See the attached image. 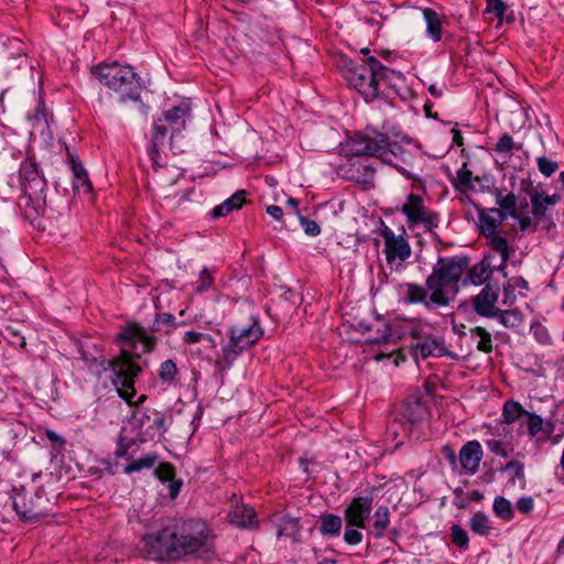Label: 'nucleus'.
I'll return each mask as SVG.
<instances>
[{
    "label": "nucleus",
    "mask_w": 564,
    "mask_h": 564,
    "mask_svg": "<svg viewBox=\"0 0 564 564\" xmlns=\"http://www.w3.org/2000/svg\"><path fill=\"white\" fill-rule=\"evenodd\" d=\"M482 456L484 452L480 443L474 440L465 443L462 446L458 460L466 474L475 475L479 469V464L482 459Z\"/></svg>",
    "instance_id": "20"
},
{
    "label": "nucleus",
    "mask_w": 564,
    "mask_h": 564,
    "mask_svg": "<svg viewBox=\"0 0 564 564\" xmlns=\"http://www.w3.org/2000/svg\"><path fill=\"white\" fill-rule=\"evenodd\" d=\"M191 107L188 102H181L163 113V118H159L153 123L151 147L149 149V156L154 166L159 165L158 158L160 155V147L164 143L167 132H171V138L177 132H181L186 124L189 117Z\"/></svg>",
    "instance_id": "8"
},
{
    "label": "nucleus",
    "mask_w": 564,
    "mask_h": 564,
    "mask_svg": "<svg viewBox=\"0 0 564 564\" xmlns=\"http://www.w3.org/2000/svg\"><path fill=\"white\" fill-rule=\"evenodd\" d=\"M228 343L223 347L221 357L216 366L226 370L231 368L238 356L253 346L262 336L263 330L257 318L251 317L246 325H232L227 330Z\"/></svg>",
    "instance_id": "5"
},
{
    "label": "nucleus",
    "mask_w": 564,
    "mask_h": 564,
    "mask_svg": "<svg viewBox=\"0 0 564 564\" xmlns=\"http://www.w3.org/2000/svg\"><path fill=\"white\" fill-rule=\"evenodd\" d=\"M356 527H348L344 533V540L349 545H357L362 541V533Z\"/></svg>",
    "instance_id": "57"
},
{
    "label": "nucleus",
    "mask_w": 564,
    "mask_h": 564,
    "mask_svg": "<svg viewBox=\"0 0 564 564\" xmlns=\"http://www.w3.org/2000/svg\"><path fill=\"white\" fill-rule=\"evenodd\" d=\"M452 542L460 550H467L469 546V538L467 531L459 524H453L451 528Z\"/></svg>",
    "instance_id": "47"
},
{
    "label": "nucleus",
    "mask_w": 564,
    "mask_h": 564,
    "mask_svg": "<svg viewBox=\"0 0 564 564\" xmlns=\"http://www.w3.org/2000/svg\"><path fill=\"white\" fill-rule=\"evenodd\" d=\"M183 343L186 345H194L198 343H205L208 348H216V340L209 334L188 330L184 333Z\"/></svg>",
    "instance_id": "43"
},
{
    "label": "nucleus",
    "mask_w": 564,
    "mask_h": 564,
    "mask_svg": "<svg viewBox=\"0 0 564 564\" xmlns=\"http://www.w3.org/2000/svg\"><path fill=\"white\" fill-rule=\"evenodd\" d=\"M176 561L188 555L210 557L215 555L216 535L212 527L200 519L173 521Z\"/></svg>",
    "instance_id": "3"
},
{
    "label": "nucleus",
    "mask_w": 564,
    "mask_h": 564,
    "mask_svg": "<svg viewBox=\"0 0 564 564\" xmlns=\"http://www.w3.org/2000/svg\"><path fill=\"white\" fill-rule=\"evenodd\" d=\"M28 119L30 120V122L32 123V128L34 129H41L43 131L44 128L48 127V113L42 100H39L34 113L29 115Z\"/></svg>",
    "instance_id": "42"
},
{
    "label": "nucleus",
    "mask_w": 564,
    "mask_h": 564,
    "mask_svg": "<svg viewBox=\"0 0 564 564\" xmlns=\"http://www.w3.org/2000/svg\"><path fill=\"white\" fill-rule=\"evenodd\" d=\"M505 471H508L510 475V482L516 485L517 480L520 481L521 488L525 487V475H524V466L518 460H510L503 467Z\"/></svg>",
    "instance_id": "44"
},
{
    "label": "nucleus",
    "mask_w": 564,
    "mask_h": 564,
    "mask_svg": "<svg viewBox=\"0 0 564 564\" xmlns=\"http://www.w3.org/2000/svg\"><path fill=\"white\" fill-rule=\"evenodd\" d=\"M133 421L139 429L138 435L142 443L166 432L165 417L156 410L144 409L137 411L133 414Z\"/></svg>",
    "instance_id": "12"
},
{
    "label": "nucleus",
    "mask_w": 564,
    "mask_h": 564,
    "mask_svg": "<svg viewBox=\"0 0 564 564\" xmlns=\"http://www.w3.org/2000/svg\"><path fill=\"white\" fill-rule=\"evenodd\" d=\"M376 487H370L365 495L355 497L345 509L344 518L348 527L365 528L372 510Z\"/></svg>",
    "instance_id": "13"
},
{
    "label": "nucleus",
    "mask_w": 564,
    "mask_h": 564,
    "mask_svg": "<svg viewBox=\"0 0 564 564\" xmlns=\"http://www.w3.org/2000/svg\"><path fill=\"white\" fill-rule=\"evenodd\" d=\"M506 219V214L498 208L480 210L479 229L484 236H492Z\"/></svg>",
    "instance_id": "23"
},
{
    "label": "nucleus",
    "mask_w": 564,
    "mask_h": 564,
    "mask_svg": "<svg viewBox=\"0 0 564 564\" xmlns=\"http://www.w3.org/2000/svg\"><path fill=\"white\" fill-rule=\"evenodd\" d=\"M380 235L384 240V254L388 263L391 264L395 260L403 262L410 258L411 246L402 235L395 236L387 226L381 229Z\"/></svg>",
    "instance_id": "14"
},
{
    "label": "nucleus",
    "mask_w": 564,
    "mask_h": 564,
    "mask_svg": "<svg viewBox=\"0 0 564 564\" xmlns=\"http://www.w3.org/2000/svg\"><path fill=\"white\" fill-rule=\"evenodd\" d=\"M486 446L488 449L497 455L501 456L503 458H507L509 456V449L506 444H503L501 441L498 440H486Z\"/></svg>",
    "instance_id": "55"
},
{
    "label": "nucleus",
    "mask_w": 564,
    "mask_h": 564,
    "mask_svg": "<svg viewBox=\"0 0 564 564\" xmlns=\"http://www.w3.org/2000/svg\"><path fill=\"white\" fill-rule=\"evenodd\" d=\"M500 324L507 328H518L523 324V314L519 308L501 310L499 308L497 315Z\"/></svg>",
    "instance_id": "35"
},
{
    "label": "nucleus",
    "mask_w": 564,
    "mask_h": 564,
    "mask_svg": "<svg viewBox=\"0 0 564 564\" xmlns=\"http://www.w3.org/2000/svg\"><path fill=\"white\" fill-rule=\"evenodd\" d=\"M169 496L171 499H175L181 490V487L183 485L182 479H173L169 481Z\"/></svg>",
    "instance_id": "62"
},
{
    "label": "nucleus",
    "mask_w": 564,
    "mask_h": 564,
    "mask_svg": "<svg viewBox=\"0 0 564 564\" xmlns=\"http://www.w3.org/2000/svg\"><path fill=\"white\" fill-rule=\"evenodd\" d=\"M343 521L339 516L327 513L321 517L319 532L324 536H338Z\"/></svg>",
    "instance_id": "33"
},
{
    "label": "nucleus",
    "mask_w": 564,
    "mask_h": 564,
    "mask_svg": "<svg viewBox=\"0 0 564 564\" xmlns=\"http://www.w3.org/2000/svg\"><path fill=\"white\" fill-rule=\"evenodd\" d=\"M508 285L511 288V289H516V288H519V289H524V290H528L529 289V284L527 282V280L522 276H513L511 278L509 281H508Z\"/></svg>",
    "instance_id": "64"
},
{
    "label": "nucleus",
    "mask_w": 564,
    "mask_h": 564,
    "mask_svg": "<svg viewBox=\"0 0 564 564\" xmlns=\"http://www.w3.org/2000/svg\"><path fill=\"white\" fill-rule=\"evenodd\" d=\"M495 268H491L490 264L484 259L473 265L470 269L468 268L466 271V276L463 279V284H474L481 285L487 282L492 275Z\"/></svg>",
    "instance_id": "27"
},
{
    "label": "nucleus",
    "mask_w": 564,
    "mask_h": 564,
    "mask_svg": "<svg viewBox=\"0 0 564 564\" xmlns=\"http://www.w3.org/2000/svg\"><path fill=\"white\" fill-rule=\"evenodd\" d=\"M530 199L532 204V214L534 217L541 219L545 216L549 206H553L560 202L561 195H546L543 192L535 191L530 193Z\"/></svg>",
    "instance_id": "28"
},
{
    "label": "nucleus",
    "mask_w": 564,
    "mask_h": 564,
    "mask_svg": "<svg viewBox=\"0 0 564 564\" xmlns=\"http://www.w3.org/2000/svg\"><path fill=\"white\" fill-rule=\"evenodd\" d=\"M514 147L513 138L508 133H503L496 143L495 151L500 155L510 156Z\"/></svg>",
    "instance_id": "48"
},
{
    "label": "nucleus",
    "mask_w": 564,
    "mask_h": 564,
    "mask_svg": "<svg viewBox=\"0 0 564 564\" xmlns=\"http://www.w3.org/2000/svg\"><path fill=\"white\" fill-rule=\"evenodd\" d=\"M158 459H159V456L156 453H149V454L142 456L141 458L128 464L123 470L126 474H132L135 471H140L144 468L149 469L155 465Z\"/></svg>",
    "instance_id": "41"
},
{
    "label": "nucleus",
    "mask_w": 564,
    "mask_h": 564,
    "mask_svg": "<svg viewBox=\"0 0 564 564\" xmlns=\"http://www.w3.org/2000/svg\"><path fill=\"white\" fill-rule=\"evenodd\" d=\"M18 205L22 209L24 218L35 225V221H37L45 212V193H23V195L19 197Z\"/></svg>",
    "instance_id": "18"
},
{
    "label": "nucleus",
    "mask_w": 564,
    "mask_h": 564,
    "mask_svg": "<svg viewBox=\"0 0 564 564\" xmlns=\"http://www.w3.org/2000/svg\"><path fill=\"white\" fill-rule=\"evenodd\" d=\"M343 150L347 156L357 159H351L340 166L341 176L365 185L372 183L376 169L368 158L361 156H376L384 163L394 165L392 158L405 153L404 148L399 142L391 141L387 134L377 131L356 133L346 141Z\"/></svg>",
    "instance_id": "2"
},
{
    "label": "nucleus",
    "mask_w": 564,
    "mask_h": 564,
    "mask_svg": "<svg viewBox=\"0 0 564 564\" xmlns=\"http://www.w3.org/2000/svg\"><path fill=\"white\" fill-rule=\"evenodd\" d=\"M397 295L399 303L403 305L421 304L431 311L437 307H446L451 303V297L444 295L440 290L427 289L414 282H402L397 285Z\"/></svg>",
    "instance_id": "9"
},
{
    "label": "nucleus",
    "mask_w": 564,
    "mask_h": 564,
    "mask_svg": "<svg viewBox=\"0 0 564 564\" xmlns=\"http://www.w3.org/2000/svg\"><path fill=\"white\" fill-rule=\"evenodd\" d=\"M536 165L542 175L550 177L558 170V163L547 159L546 156H539L536 159Z\"/></svg>",
    "instance_id": "50"
},
{
    "label": "nucleus",
    "mask_w": 564,
    "mask_h": 564,
    "mask_svg": "<svg viewBox=\"0 0 564 564\" xmlns=\"http://www.w3.org/2000/svg\"><path fill=\"white\" fill-rule=\"evenodd\" d=\"M214 283L213 272L208 269H203L198 280L196 281L195 290L198 293H204L210 289Z\"/></svg>",
    "instance_id": "51"
},
{
    "label": "nucleus",
    "mask_w": 564,
    "mask_h": 564,
    "mask_svg": "<svg viewBox=\"0 0 564 564\" xmlns=\"http://www.w3.org/2000/svg\"><path fill=\"white\" fill-rule=\"evenodd\" d=\"M424 21L426 23V31L430 37L434 42H438L442 39V17L433 9L425 8L422 11Z\"/></svg>",
    "instance_id": "30"
},
{
    "label": "nucleus",
    "mask_w": 564,
    "mask_h": 564,
    "mask_svg": "<svg viewBox=\"0 0 564 564\" xmlns=\"http://www.w3.org/2000/svg\"><path fill=\"white\" fill-rule=\"evenodd\" d=\"M19 174L23 193H45L46 181L32 160L28 159L21 163Z\"/></svg>",
    "instance_id": "17"
},
{
    "label": "nucleus",
    "mask_w": 564,
    "mask_h": 564,
    "mask_svg": "<svg viewBox=\"0 0 564 564\" xmlns=\"http://www.w3.org/2000/svg\"><path fill=\"white\" fill-rule=\"evenodd\" d=\"M471 339H477L476 348L478 351L490 354L494 350L491 334L481 326H475L469 329Z\"/></svg>",
    "instance_id": "31"
},
{
    "label": "nucleus",
    "mask_w": 564,
    "mask_h": 564,
    "mask_svg": "<svg viewBox=\"0 0 564 564\" xmlns=\"http://www.w3.org/2000/svg\"><path fill=\"white\" fill-rule=\"evenodd\" d=\"M402 415L411 423L420 422L426 415V409L420 401L406 402Z\"/></svg>",
    "instance_id": "39"
},
{
    "label": "nucleus",
    "mask_w": 564,
    "mask_h": 564,
    "mask_svg": "<svg viewBox=\"0 0 564 564\" xmlns=\"http://www.w3.org/2000/svg\"><path fill=\"white\" fill-rule=\"evenodd\" d=\"M178 370L176 364L169 359L161 364L159 370V378L162 382L173 383Z\"/></svg>",
    "instance_id": "46"
},
{
    "label": "nucleus",
    "mask_w": 564,
    "mask_h": 564,
    "mask_svg": "<svg viewBox=\"0 0 564 564\" xmlns=\"http://www.w3.org/2000/svg\"><path fill=\"white\" fill-rule=\"evenodd\" d=\"M25 61L23 43L19 39L0 35V62L6 64V68L8 70L13 66L19 68Z\"/></svg>",
    "instance_id": "16"
},
{
    "label": "nucleus",
    "mask_w": 564,
    "mask_h": 564,
    "mask_svg": "<svg viewBox=\"0 0 564 564\" xmlns=\"http://www.w3.org/2000/svg\"><path fill=\"white\" fill-rule=\"evenodd\" d=\"M527 410L523 406L513 400H508L503 404L502 416L503 422L507 424H512L519 421L522 416L527 414Z\"/></svg>",
    "instance_id": "37"
},
{
    "label": "nucleus",
    "mask_w": 564,
    "mask_h": 564,
    "mask_svg": "<svg viewBox=\"0 0 564 564\" xmlns=\"http://www.w3.org/2000/svg\"><path fill=\"white\" fill-rule=\"evenodd\" d=\"M68 161L74 175L73 180V189L75 192H83L84 194H88L91 192L93 186L88 178L87 171L82 165V163L77 160L75 155L68 152Z\"/></svg>",
    "instance_id": "25"
},
{
    "label": "nucleus",
    "mask_w": 564,
    "mask_h": 564,
    "mask_svg": "<svg viewBox=\"0 0 564 564\" xmlns=\"http://www.w3.org/2000/svg\"><path fill=\"white\" fill-rule=\"evenodd\" d=\"M299 220L306 235L316 237L321 234V227L315 220L308 219L301 215H299Z\"/></svg>",
    "instance_id": "56"
},
{
    "label": "nucleus",
    "mask_w": 564,
    "mask_h": 564,
    "mask_svg": "<svg viewBox=\"0 0 564 564\" xmlns=\"http://www.w3.org/2000/svg\"><path fill=\"white\" fill-rule=\"evenodd\" d=\"M184 322H176V318L171 313H158L154 317V321L150 327L151 333H158L161 330L163 325L171 326L173 328L183 326Z\"/></svg>",
    "instance_id": "45"
},
{
    "label": "nucleus",
    "mask_w": 564,
    "mask_h": 564,
    "mask_svg": "<svg viewBox=\"0 0 564 564\" xmlns=\"http://www.w3.org/2000/svg\"><path fill=\"white\" fill-rule=\"evenodd\" d=\"M94 74L102 85L119 94L120 102H141L140 77L130 65L117 62L101 64L96 67Z\"/></svg>",
    "instance_id": "4"
},
{
    "label": "nucleus",
    "mask_w": 564,
    "mask_h": 564,
    "mask_svg": "<svg viewBox=\"0 0 564 564\" xmlns=\"http://www.w3.org/2000/svg\"><path fill=\"white\" fill-rule=\"evenodd\" d=\"M13 507L20 518L26 522L34 523L47 516V512L40 506L33 502L28 506L25 502V497L22 498V501L15 500L13 502Z\"/></svg>",
    "instance_id": "29"
},
{
    "label": "nucleus",
    "mask_w": 564,
    "mask_h": 564,
    "mask_svg": "<svg viewBox=\"0 0 564 564\" xmlns=\"http://www.w3.org/2000/svg\"><path fill=\"white\" fill-rule=\"evenodd\" d=\"M402 213L410 225L422 224L427 231L438 226V214L424 206L423 198L417 194H410L402 206Z\"/></svg>",
    "instance_id": "11"
},
{
    "label": "nucleus",
    "mask_w": 564,
    "mask_h": 564,
    "mask_svg": "<svg viewBox=\"0 0 564 564\" xmlns=\"http://www.w3.org/2000/svg\"><path fill=\"white\" fill-rule=\"evenodd\" d=\"M246 195L247 192L245 189L234 193L229 198L212 209V218L225 217L231 212L240 209L247 203Z\"/></svg>",
    "instance_id": "26"
},
{
    "label": "nucleus",
    "mask_w": 564,
    "mask_h": 564,
    "mask_svg": "<svg viewBox=\"0 0 564 564\" xmlns=\"http://www.w3.org/2000/svg\"><path fill=\"white\" fill-rule=\"evenodd\" d=\"M338 66L349 86L366 102H371L380 96L390 97L391 94L405 100L410 95L405 77L400 72L382 65L375 56L367 57L360 64L341 57Z\"/></svg>",
    "instance_id": "1"
},
{
    "label": "nucleus",
    "mask_w": 564,
    "mask_h": 564,
    "mask_svg": "<svg viewBox=\"0 0 564 564\" xmlns=\"http://www.w3.org/2000/svg\"><path fill=\"white\" fill-rule=\"evenodd\" d=\"M498 209L502 210L506 216H517V197L512 192L506 193L503 189H496L495 193Z\"/></svg>",
    "instance_id": "32"
},
{
    "label": "nucleus",
    "mask_w": 564,
    "mask_h": 564,
    "mask_svg": "<svg viewBox=\"0 0 564 564\" xmlns=\"http://www.w3.org/2000/svg\"><path fill=\"white\" fill-rule=\"evenodd\" d=\"M470 530L479 535H488L492 529L487 514L481 511L474 513L469 520Z\"/></svg>",
    "instance_id": "38"
},
{
    "label": "nucleus",
    "mask_w": 564,
    "mask_h": 564,
    "mask_svg": "<svg viewBox=\"0 0 564 564\" xmlns=\"http://www.w3.org/2000/svg\"><path fill=\"white\" fill-rule=\"evenodd\" d=\"M442 454H443L444 458L449 463V465L452 466L453 469L457 467V456L452 446H449V445L443 446Z\"/></svg>",
    "instance_id": "60"
},
{
    "label": "nucleus",
    "mask_w": 564,
    "mask_h": 564,
    "mask_svg": "<svg viewBox=\"0 0 564 564\" xmlns=\"http://www.w3.org/2000/svg\"><path fill=\"white\" fill-rule=\"evenodd\" d=\"M273 521L276 527L278 538H289L292 539L294 542L301 541L302 527L300 524L299 518L282 513L274 514Z\"/></svg>",
    "instance_id": "22"
},
{
    "label": "nucleus",
    "mask_w": 564,
    "mask_h": 564,
    "mask_svg": "<svg viewBox=\"0 0 564 564\" xmlns=\"http://www.w3.org/2000/svg\"><path fill=\"white\" fill-rule=\"evenodd\" d=\"M444 341L441 337L435 335H427L421 343L415 346V356L426 359L431 356L441 357L445 355Z\"/></svg>",
    "instance_id": "24"
},
{
    "label": "nucleus",
    "mask_w": 564,
    "mask_h": 564,
    "mask_svg": "<svg viewBox=\"0 0 564 564\" xmlns=\"http://www.w3.org/2000/svg\"><path fill=\"white\" fill-rule=\"evenodd\" d=\"M117 340L130 346L140 343L143 346L142 352L144 354L151 352L156 345V337L138 323L128 324L118 333Z\"/></svg>",
    "instance_id": "15"
},
{
    "label": "nucleus",
    "mask_w": 564,
    "mask_h": 564,
    "mask_svg": "<svg viewBox=\"0 0 564 564\" xmlns=\"http://www.w3.org/2000/svg\"><path fill=\"white\" fill-rule=\"evenodd\" d=\"M485 237L489 240V246L491 249L500 254L501 262L497 269L503 270L509 260V246L507 239L498 235V232L494 234L492 236Z\"/></svg>",
    "instance_id": "34"
},
{
    "label": "nucleus",
    "mask_w": 564,
    "mask_h": 564,
    "mask_svg": "<svg viewBox=\"0 0 564 564\" xmlns=\"http://www.w3.org/2000/svg\"><path fill=\"white\" fill-rule=\"evenodd\" d=\"M130 445H131V442L121 436L118 442L116 456L117 457H126L128 455Z\"/></svg>",
    "instance_id": "61"
},
{
    "label": "nucleus",
    "mask_w": 564,
    "mask_h": 564,
    "mask_svg": "<svg viewBox=\"0 0 564 564\" xmlns=\"http://www.w3.org/2000/svg\"><path fill=\"white\" fill-rule=\"evenodd\" d=\"M228 518L231 524L241 529L253 530L259 528L254 509L243 503L234 506Z\"/></svg>",
    "instance_id": "21"
},
{
    "label": "nucleus",
    "mask_w": 564,
    "mask_h": 564,
    "mask_svg": "<svg viewBox=\"0 0 564 564\" xmlns=\"http://www.w3.org/2000/svg\"><path fill=\"white\" fill-rule=\"evenodd\" d=\"M469 262L466 256L440 257L425 279L427 289L440 290L444 295H448L446 289L449 288L456 294L458 282L468 269Z\"/></svg>",
    "instance_id": "6"
},
{
    "label": "nucleus",
    "mask_w": 564,
    "mask_h": 564,
    "mask_svg": "<svg viewBox=\"0 0 564 564\" xmlns=\"http://www.w3.org/2000/svg\"><path fill=\"white\" fill-rule=\"evenodd\" d=\"M517 508L520 512L529 514L534 508V500L532 497H521L517 501Z\"/></svg>",
    "instance_id": "58"
},
{
    "label": "nucleus",
    "mask_w": 564,
    "mask_h": 564,
    "mask_svg": "<svg viewBox=\"0 0 564 564\" xmlns=\"http://www.w3.org/2000/svg\"><path fill=\"white\" fill-rule=\"evenodd\" d=\"M492 510L495 514L505 520L510 521L514 516V511L511 502L505 497L498 496L494 500Z\"/></svg>",
    "instance_id": "40"
},
{
    "label": "nucleus",
    "mask_w": 564,
    "mask_h": 564,
    "mask_svg": "<svg viewBox=\"0 0 564 564\" xmlns=\"http://www.w3.org/2000/svg\"><path fill=\"white\" fill-rule=\"evenodd\" d=\"M473 173L466 167V164L457 171V182L460 189H471L474 187Z\"/></svg>",
    "instance_id": "54"
},
{
    "label": "nucleus",
    "mask_w": 564,
    "mask_h": 564,
    "mask_svg": "<svg viewBox=\"0 0 564 564\" xmlns=\"http://www.w3.org/2000/svg\"><path fill=\"white\" fill-rule=\"evenodd\" d=\"M173 522L143 535L144 552L153 561H176Z\"/></svg>",
    "instance_id": "10"
},
{
    "label": "nucleus",
    "mask_w": 564,
    "mask_h": 564,
    "mask_svg": "<svg viewBox=\"0 0 564 564\" xmlns=\"http://www.w3.org/2000/svg\"><path fill=\"white\" fill-rule=\"evenodd\" d=\"M487 11L501 18L506 11V4L502 0H487Z\"/></svg>",
    "instance_id": "59"
},
{
    "label": "nucleus",
    "mask_w": 564,
    "mask_h": 564,
    "mask_svg": "<svg viewBox=\"0 0 564 564\" xmlns=\"http://www.w3.org/2000/svg\"><path fill=\"white\" fill-rule=\"evenodd\" d=\"M9 334L11 335V338L9 339L10 344L20 348H24L26 343L25 338L21 336L18 332H11L9 328L7 329Z\"/></svg>",
    "instance_id": "63"
},
{
    "label": "nucleus",
    "mask_w": 564,
    "mask_h": 564,
    "mask_svg": "<svg viewBox=\"0 0 564 564\" xmlns=\"http://www.w3.org/2000/svg\"><path fill=\"white\" fill-rule=\"evenodd\" d=\"M108 365L113 372L112 383L120 398L130 405L143 403L147 399L145 395L139 397L137 402L133 401L135 395L134 380L142 370L133 360L131 352L122 349L116 358L108 360Z\"/></svg>",
    "instance_id": "7"
},
{
    "label": "nucleus",
    "mask_w": 564,
    "mask_h": 564,
    "mask_svg": "<svg viewBox=\"0 0 564 564\" xmlns=\"http://www.w3.org/2000/svg\"><path fill=\"white\" fill-rule=\"evenodd\" d=\"M525 416H528L527 426L530 436H535L539 432L544 431L543 420L540 415L527 412ZM545 432L550 434L551 430H545Z\"/></svg>",
    "instance_id": "49"
},
{
    "label": "nucleus",
    "mask_w": 564,
    "mask_h": 564,
    "mask_svg": "<svg viewBox=\"0 0 564 564\" xmlns=\"http://www.w3.org/2000/svg\"><path fill=\"white\" fill-rule=\"evenodd\" d=\"M532 332H533V336L534 338L542 345H551L552 344V337L547 330V328L540 324V323H536L534 325H532Z\"/></svg>",
    "instance_id": "53"
},
{
    "label": "nucleus",
    "mask_w": 564,
    "mask_h": 564,
    "mask_svg": "<svg viewBox=\"0 0 564 564\" xmlns=\"http://www.w3.org/2000/svg\"><path fill=\"white\" fill-rule=\"evenodd\" d=\"M499 297L498 289L487 284L479 294L473 299L474 311L484 317H494L497 315L499 307L496 303Z\"/></svg>",
    "instance_id": "19"
},
{
    "label": "nucleus",
    "mask_w": 564,
    "mask_h": 564,
    "mask_svg": "<svg viewBox=\"0 0 564 564\" xmlns=\"http://www.w3.org/2000/svg\"><path fill=\"white\" fill-rule=\"evenodd\" d=\"M155 476L163 482L175 478V468L170 463H161L154 470Z\"/></svg>",
    "instance_id": "52"
},
{
    "label": "nucleus",
    "mask_w": 564,
    "mask_h": 564,
    "mask_svg": "<svg viewBox=\"0 0 564 564\" xmlns=\"http://www.w3.org/2000/svg\"><path fill=\"white\" fill-rule=\"evenodd\" d=\"M390 523V512L388 507L380 506L373 514L372 532L376 538H382Z\"/></svg>",
    "instance_id": "36"
}]
</instances>
